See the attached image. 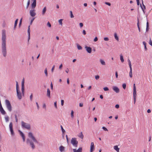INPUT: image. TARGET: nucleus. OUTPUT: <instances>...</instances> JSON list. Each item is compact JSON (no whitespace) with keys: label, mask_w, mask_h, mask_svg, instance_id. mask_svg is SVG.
<instances>
[{"label":"nucleus","mask_w":152,"mask_h":152,"mask_svg":"<svg viewBox=\"0 0 152 152\" xmlns=\"http://www.w3.org/2000/svg\"><path fill=\"white\" fill-rule=\"evenodd\" d=\"M50 87H51V90H53V84L52 82L51 83V84H50Z\"/></svg>","instance_id":"nucleus-50"},{"label":"nucleus","mask_w":152,"mask_h":152,"mask_svg":"<svg viewBox=\"0 0 152 152\" xmlns=\"http://www.w3.org/2000/svg\"><path fill=\"white\" fill-rule=\"evenodd\" d=\"M115 107L116 108H118L119 107V105L118 104H117L115 105Z\"/></svg>","instance_id":"nucleus-62"},{"label":"nucleus","mask_w":152,"mask_h":152,"mask_svg":"<svg viewBox=\"0 0 152 152\" xmlns=\"http://www.w3.org/2000/svg\"><path fill=\"white\" fill-rule=\"evenodd\" d=\"M94 146L93 142L91 143L90 152H92L94 150Z\"/></svg>","instance_id":"nucleus-12"},{"label":"nucleus","mask_w":152,"mask_h":152,"mask_svg":"<svg viewBox=\"0 0 152 152\" xmlns=\"http://www.w3.org/2000/svg\"><path fill=\"white\" fill-rule=\"evenodd\" d=\"M32 98H33V95L32 94H31L30 96V99L31 101H32Z\"/></svg>","instance_id":"nucleus-58"},{"label":"nucleus","mask_w":152,"mask_h":152,"mask_svg":"<svg viewBox=\"0 0 152 152\" xmlns=\"http://www.w3.org/2000/svg\"><path fill=\"white\" fill-rule=\"evenodd\" d=\"M12 126V122H11L9 124L10 129H13Z\"/></svg>","instance_id":"nucleus-34"},{"label":"nucleus","mask_w":152,"mask_h":152,"mask_svg":"<svg viewBox=\"0 0 152 152\" xmlns=\"http://www.w3.org/2000/svg\"><path fill=\"white\" fill-rule=\"evenodd\" d=\"M94 40V41L95 42L97 41L98 40L97 37H95Z\"/></svg>","instance_id":"nucleus-59"},{"label":"nucleus","mask_w":152,"mask_h":152,"mask_svg":"<svg viewBox=\"0 0 152 152\" xmlns=\"http://www.w3.org/2000/svg\"><path fill=\"white\" fill-rule=\"evenodd\" d=\"M30 26H29L28 27V42H29V40H30Z\"/></svg>","instance_id":"nucleus-15"},{"label":"nucleus","mask_w":152,"mask_h":152,"mask_svg":"<svg viewBox=\"0 0 152 152\" xmlns=\"http://www.w3.org/2000/svg\"><path fill=\"white\" fill-rule=\"evenodd\" d=\"M149 23L147 21V23H146V31L147 32L149 30Z\"/></svg>","instance_id":"nucleus-25"},{"label":"nucleus","mask_w":152,"mask_h":152,"mask_svg":"<svg viewBox=\"0 0 152 152\" xmlns=\"http://www.w3.org/2000/svg\"><path fill=\"white\" fill-rule=\"evenodd\" d=\"M62 20H63L62 19H61L59 20H58V22H59V24L61 25H62Z\"/></svg>","instance_id":"nucleus-40"},{"label":"nucleus","mask_w":152,"mask_h":152,"mask_svg":"<svg viewBox=\"0 0 152 152\" xmlns=\"http://www.w3.org/2000/svg\"><path fill=\"white\" fill-rule=\"evenodd\" d=\"M21 125L23 128H25L28 130H30L31 129V125L29 124L22 121L21 122Z\"/></svg>","instance_id":"nucleus-3"},{"label":"nucleus","mask_w":152,"mask_h":152,"mask_svg":"<svg viewBox=\"0 0 152 152\" xmlns=\"http://www.w3.org/2000/svg\"><path fill=\"white\" fill-rule=\"evenodd\" d=\"M120 58L121 62L122 63H123L124 61V60L123 58V56L122 55H120Z\"/></svg>","instance_id":"nucleus-29"},{"label":"nucleus","mask_w":152,"mask_h":152,"mask_svg":"<svg viewBox=\"0 0 152 152\" xmlns=\"http://www.w3.org/2000/svg\"><path fill=\"white\" fill-rule=\"evenodd\" d=\"M79 25L80 27L81 28L83 26V23H79Z\"/></svg>","instance_id":"nucleus-56"},{"label":"nucleus","mask_w":152,"mask_h":152,"mask_svg":"<svg viewBox=\"0 0 152 152\" xmlns=\"http://www.w3.org/2000/svg\"><path fill=\"white\" fill-rule=\"evenodd\" d=\"M73 114H74V112L72 110L71 111V117L72 118H73V117H74V115H73Z\"/></svg>","instance_id":"nucleus-44"},{"label":"nucleus","mask_w":152,"mask_h":152,"mask_svg":"<svg viewBox=\"0 0 152 152\" xmlns=\"http://www.w3.org/2000/svg\"><path fill=\"white\" fill-rule=\"evenodd\" d=\"M105 4L109 6H110L111 5V4L110 3L108 2H105Z\"/></svg>","instance_id":"nucleus-54"},{"label":"nucleus","mask_w":152,"mask_h":152,"mask_svg":"<svg viewBox=\"0 0 152 152\" xmlns=\"http://www.w3.org/2000/svg\"><path fill=\"white\" fill-rule=\"evenodd\" d=\"M65 148L63 146L61 145L59 147V150L61 152L64 151Z\"/></svg>","instance_id":"nucleus-19"},{"label":"nucleus","mask_w":152,"mask_h":152,"mask_svg":"<svg viewBox=\"0 0 152 152\" xmlns=\"http://www.w3.org/2000/svg\"><path fill=\"white\" fill-rule=\"evenodd\" d=\"M95 78L96 80H97L99 79V76L98 75H96L95 76Z\"/></svg>","instance_id":"nucleus-47"},{"label":"nucleus","mask_w":152,"mask_h":152,"mask_svg":"<svg viewBox=\"0 0 152 152\" xmlns=\"http://www.w3.org/2000/svg\"><path fill=\"white\" fill-rule=\"evenodd\" d=\"M77 49L79 50H82V47L80 46L79 44H77Z\"/></svg>","instance_id":"nucleus-27"},{"label":"nucleus","mask_w":152,"mask_h":152,"mask_svg":"<svg viewBox=\"0 0 152 152\" xmlns=\"http://www.w3.org/2000/svg\"><path fill=\"white\" fill-rule=\"evenodd\" d=\"M10 130L11 134L12 135H14V133L13 129H10Z\"/></svg>","instance_id":"nucleus-38"},{"label":"nucleus","mask_w":152,"mask_h":152,"mask_svg":"<svg viewBox=\"0 0 152 152\" xmlns=\"http://www.w3.org/2000/svg\"><path fill=\"white\" fill-rule=\"evenodd\" d=\"M15 121L17 123L18 122V119L17 117V116L15 114Z\"/></svg>","instance_id":"nucleus-41"},{"label":"nucleus","mask_w":152,"mask_h":152,"mask_svg":"<svg viewBox=\"0 0 152 152\" xmlns=\"http://www.w3.org/2000/svg\"><path fill=\"white\" fill-rule=\"evenodd\" d=\"M47 25L49 27H51V25L50 23L49 22H48L47 24Z\"/></svg>","instance_id":"nucleus-46"},{"label":"nucleus","mask_w":152,"mask_h":152,"mask_svg":"<svg viewBox=\"0 0 152 152\" xmlns=\"http://www.w3.org/2000/svg\"><path fill=\"white\" fill-rule=\"evenodd\" d=\"M102 129L105 131H108L107 129L105 127L103 126L102 127Z\"/></svg>","instance_id":"nucleus-51"},{"label":"nucleus","mask_w":152,"mask_h":152,"mask_svg":"<svg viewBox=\"0 0 152 152\" xmlns=\"http://www.w3.org/2000/svg\"><path fill=\"white\" fill-rule=\"evenodd\" d=\"M0 111L1 112V113L3 115H4L6 114V113L5 111L4 110V109L1 110H0Z\"/></svg>","instance_id":"nucleus-28"},{"label":"nucleus","mask_w":152,"mask_h":152,"mask_svg":"<svg viewBox=\"0 0 152 152\" xmlns=\"http://www.w3.org/2000/svg\"><path fill=\"white\" fill-rule=\"evenodd\" d=\"M16 91H17V90H19V86H18V82L16 81Z\"/></svg>","instance_id":"nucleus-30"},{"label":"nucleus","mask_w":152,"mask_h":152,"mask_svg":"<svg viewBox=\"0 0 152 152\" xmlns=\"http://www.w3.org/2000/svg\"><path fill=\"white\" fill-rule=\"evenodd\" d=\"M70 17L71 18H73L74 17V16L73 15L72 12L71 11L70 12Z\"/></svg>","instance_id":"nucleus-36"},{"label":"nucleus","mask_w":152,"mask_h":152,"mask_svg":"<svg viewBox=\"0 0 152 152\" xmlns=\"http://www.w3.org/2000/svg\"><path fill=\"white\" fill-rule=\"evenodd\" d=\"M10 130L11 134L12 135H14V133L13 129H10Z\"/></svg>","instance_id":"nucleus-37"},{"label":"nucleus","mask_w":152,"mask_h":152,"mask_svg":"<svg viewBox=\"0 0 152 152\" xmlns=\"http://www.w3.org/2000/svg\"><path fill=\"white\" fill-rule=\"evenodd\" d=\"M66 138L67 142L68 143L69 142V138H68V136H67V135H66Z\"/></svg>","instance_id":"nucleus-49"},{"label":"nucleus","mask_w":152,"mask_h":152,"mask_svg":"<svg viewBox=\"0 0 152 152\" xmlns=\"http://www.w3.org/2000/svg\"><path fill=\"white\" fill-rule=\"evenodd\" d=\"M82 149L81 147L79 148L78 149L76 148L73 149V152H82Z\"/></svg>","instance_id":"nucleus-16"},{"label":"nucleus","mask_w":152,"mask_h":152,"mask_svg":"<svg viewBox=\"0 0 152 152\" xmlns=\"http://www.w3.org/2000/svg\"><path fill=\"white\" fill-rule=\"evenodd\" d=\"M54 105L55 107L56 108H57V102H54Z\"/></svg>","instance_id":"nucleus-48"},{"label":"nucleus","mask_w":152,"mask_h":152,"mask_svg":"<svg viewBox=\"0 0 152 152\" xmlns=\"http://www.w3.org/2000/svg\"><path fill=\"white\" fill-rule=\"evenodd\" d=\"M61 129L62 131V133L63 134H64V133L65 132V130L63 129L62 126L61 125Z\"/></svg>","instance_id":"nucleus-32"},{"label":"nucleus","mask_w":152,"mask_h":152,"mask_svg":"<svg viewBox=\"0 0 152 152\" xmlns=\"http://www.w3.org/2000/svg\"><path fill=\"white\" fill-rule=\"evenodd\" d=\"M28 137L31 139L32 140L29 138H28L26 140V143L27 144H29L32 149L34 150L35 148V146L34 144V142L35 143H38V142L33 136L31 132H29L28 133Z\"/></svg>","instance_id":"nucleus-2"},{"label":"nucleus","mask_w":152,"mask_h":152,"mask_svg":"<svg viewBox=\"0 0 152 152\" xmlns=\"http://www.w3.org/2000/svg\"><path fill=\"white\" fill-rule=\"evenodd\" d=\"M55 67V66L54 65L53 66V67H52V69H51V72H53V70H54V69Z\"/></svg>","instance_id":"nucleus-57"},{"label":"nucleus","mask_w":152,"mask_h":152,"mask_svg":"<svg viewBox=\"0 0 152 152\" xmlns=\"http://www.w3.org/2000/svg\"><path fill=\"white\" fill-rule=\"evenodd\" d=\"M30 0H28V2H27V6H26V8L27 9L28 8V7L30 5Z\"/></svg>","instance_id":"nucleus-35"},{"label":"nucleus","mask_w":152,"mask_h":152,"mask_svg":"<svg viewBox=\"0 0 152 152\" xmlns=\"http://www.w3.org/2000/svg\"><path fill=\"white\" fill-rule=\"evenodd\" d=\"M133 98H134V103L135 104L136 99V88L135 84H133Z\"/></svg>","instance_id":"nucleus-6"},{"label":"nucleus","mask_w":152,"mask_h":152,"mask_svg":"<svg viewBox=\"0 0 152 152\" xmlns=\"http://www.w3.org/2000/svg\"><path fill=\"white\" fill-rule=\"evenodd\" d=\"M5 119L6 122H7L9 121V118L8 116L5 117Z\"/></svg>","instance_id":"nucleus-33"},{"label":"nucleus","mask_w":152,"mask_h":152,"mask_svg":"<svg viewBox=\"0 0 152 152\" xmlns=\"http://www.w3.org/2000/svg\"><path fill=\"white\" fill-rule=\"evenodd\" d=\"M1 49L3 55L6 57L7 54L6 47V36L5 30H3L2 32Z\"/></svg>","instance_id":"nucleus-1"},{"label":"nucleus","mask_w":152,"mask_h":152,"mask_svg":"<svg viewBox=\"0 0 152 152\" xmlns=\"http://www.w3.org/2000/svg\"><path fill=\"white\" fill-rule=\"evenodd\" d=\"M44 72H45V73L46 76L47 77L48 76V72H47V68H46L45 69Z\"/></svg>","instance_id":"nucleus-39"},{"label":"nucleus","mask_w":152,"mask_h":152,"mask_svg":"<svg viewBox=\"0 0 152 152\" xmlns=\"http://www.w3.org/2000/svg\"><path fill=\"white\" fill-rule=\"evenodd\" d=\"M85 48L88 53H91V52L92 49L91 47L86 46Z\"/></svg>","instance_id":"nucleus-10"},{"label":"nucleus","mask_w":152,"mask_h":152,"mask_svg":"<svg viewBox=\"0 0 152 152\" xmlns=\"http://www.w3.org/2000/svg\"><path fill=\"white\" fill-rule=\"evenodd\" d=\"M63 65L62 64H61L59 66V69H61Z\"/></svg>","instance_id":"nucleus-61"},{"label":"nucleus","mask_w":152,"mask_h":152,"mask_svg":"<svg viewBox=\"0 0 152 152\" xmlns=\"http://www.w3.org/2000/svg\"><path fill=\"white\" fill-rule=\"evenodd\" d=\"M46 7H45L43 9L42 12V15H44L45 14V13L46 12Z\"/></svg>","instance_id":"nucleus-21"},{"label":"nucleus","mask_w":152,"mask_h":152,"mask_svg":"<svg viewBox=\"0 0 152 152\" xmlns=\"http://www.w3.org/2000/svg\"><path fill=\"white\" fill-rule=\"evenodd\" d=\"M113 89L116 93H118L120 91L119 89L117 87L113 86Z\"/></svg>","instance_id":"nucleus-14"},{"label":"nucleus","mask_w":152,"mask_h":152,"mask_svg":"<svg viewBox=\"0 0 152 152\" xmlns=\"http://www.w3.org/2000/svg\"><path fill=\"white\" fill-rule=\"evenodd\" d=\"M17 91V94L18 99H20L22 98L21 93L20 92V91L19 90Z\"/></svg>","instance_id":"nucleus-11"},{"label":"nucleus","mask_w":152,"mask_h":152,"mask_svg":"<svg viewBox=\"0 0 152 152\" xmlns=\"http://www.w3.org/2000/svg\"><path fill=\"white\" fill-rule=\"evenodd\" d=\"M21 91L22 94L24 95V79L23 78L22 81L21 83Z\"/></svg>","instance_id":"nucleus-8"},{"label":"nucleus","mask_w":152,"mask_h":152,"mask_svg":"<svg viewBox=\"0 0 152 152\" xmlns=\"http://www.w3.org/2000/svg\"><path fill=\"white\" fill-rule=\"evenodd\" d=\"M149 43L152 46V42L151 40V38H150Z\"/></svg>","instance_id":"nucleus-55"},{"label":"nucleus","mask_w":152,"mask_h":152,"mask_svg":"<svg viewBox=\"0 0 152 152\" xmlns=\"http://www.w3.org/2000/svg\"><path fill=\"white\" fill-rule=\"evenodd\" d=\"M5 104L6 107L10 112H11L12 110V107L9 101L7 99L5 100Z\"/></svg>","instance_id":"nucleus-4"},{"label":"nucleus","mask_w":152,"mask_h":152,"mask_svg":"<svg viewBox=\"0 0 152 152\" xmlns=\"http://www.w3.org/2000/svg\"><path fill=\"white\" fill-rule=\"evenodd\" d=\"M19 132L20 133V136L22 137L23 138V141L24 142H25V137L24 134L21 131H20V130H19Z\"/></svg>","instance_id":"nucleus-13"},{"label":"nucleus","mask_w":152,"mask_h":152,"mask_svg":"<svg viewBox=\"0 0 152 152\" xmlns=\"http://www.w3.org/2000/svg\"><path fill=\"white\" fill-rule=\"evenodd\" d=\"M71 143L75 147H77L78 142L76 138H72L71 141Z\"/></svg>","instance_id":"nucleus-5"},{"label":"nucleus","mask_w":152,"mask_h":152,"mask_svg":"<svg viewBox=\"0 0 152 152\" xmlns=\"http://www.w3.org/2000/svg\"><path fill=\"white\" fill-rule=\"evenodd\" d=\"M83 33L84 35H85L86 34V31L85 30H83Z\"/></svg>","instance_id":"nucleus-64"},{"label":"nucleus","mask_w":152,"mask_h":152,"mask_svg":"<svg viewBox=\"0 0 152 152\" xmlns=\"http://www.w3.org/2000/svg\"><path fill=\"white\" fill-rule=\"evenodd\" d=\"M47 96L49 98H51L50 91L49 88H48L47 90Z\"/></svg>","instance_id":"nucleus-17"},{"label":"nucleus","mask_w":152,"mask_h":152,"mask_svg":"<svg viewBox=\"0 0 152 152\" xmlns=\"http://www.w3.org/2000/svg\"><path fill=\"white\" fill-rule=\"evenodd\" d=\"M114 148L117 152H119V148L118 147L117 145L114 146Z\"/></svg>","instance_id":"nucleus-22"},{"label":"nucleus","mask_w":152,"mask_h":152,"mask_svg":"<svg viewBox=\"0 0 152 152\" xmlns=\"http://www.w3.org/2000/svg\"><path fill=\"white\" fill-rule=\"evenodd\" d=\"M35 18H33L32 19H31V22H30V25H31L32 22H33V21L34 20V19H35Z\"/></svg>","instance_id":"nucleus-45"},{"label":"nucleus","mask_w":152,"mask_h":152,"mask_svg":"<svg viewBox=\"0 0 152 152\" xmlns=\"http://www.w3.org/2000/svg\"><path fill=\"white\" fill-rule=\"evenodd\" d=\"M104 90L105 91H108L109 89V88L107 87H105L103 88Z\"/></svg>","instance_id":"nucleus-43"},{"label":"nucleus","mask_w":152,"mask_h":152,"mask_svg":"<svg viewBox=\"0 0 152 152\" xmlns=\"http://www.w3.org/2000/svg\"><path fill=\"white\" fill-rule=\"evenodd\" d=\"M129 76L130 77H132V69H130V71L129 73Z\"/></svg>","instance_id":"nucleus-31"},{"label":"nucleus","mask_w":152,"mask_h":152,"mask_svg":"<svg viewBox=\"0 0 152 152\" xmlns=\"http://www.w3.org/2000/svg\"><path fill=\"white\" fill-rule=\"evenodd\" d=\"M18 19H16V20H15V24H14V29H15V28H16V26H17V24L18 23Z\"/></svg>","instance_id":"nucleus-24"},{"label":"nucleus","mask_w":152,"mask_h":152,"mask_svg":"<svg viewBox=\"0 0 152 152\" xmlns=\"http://www.w3.org/2000/svg\"><path fill=\"white\" fill-rule=\"evenodd\" d=\"M140 7H141L142 9V10L144 13H145V11L144 10L145 9L146 7L145 6L144 4H143L142 6L143 7H142V5L141 4L140 5Z\"/></svg>","instance_id":"nucleus-20"},{"label":"nucleus","mask_w":152,"mask_h":152,"mask_svg":"<svg viewBox=\"0 0 152 152\" xmlns=\"http://www.w3.org/2000/svg\"><path fill=\"white\" fill-rule=\"evenodd\" d=\"M115 77H116V78H118V72H115Z\"/></svg>","instance_id":"nucleus-63"},{"label":"nucleus","mask_w":152,"mask_h":152,"mask_svg":"<svg viewBox=\"0 0 152 152\" xmlns=\"http://www.w3.org/2000/svg\"><path fill=\"white\" fill-rule=\"evenodd\" d=\"M22 18L20 20L19 24V26L20 27L21 23H22Z\"/></svg>","instance_id":"nucleus-60"},{"label":"nucleus","mask_w":152,"mask_h":152,"mask_svg":"<svg viewBox=\"0 0 152 152\" xmlns=\"http://www.w3.org/2000/svg\"><path fill=\"white\" fill-rule=\"evenodd\" d=\"M78 137L83 139L84 137V135L83 134L82 132H81L80 133L78 134Z\"/></svg>","instance_id":"nucleus-18"},{"label":"nucleus","mask_w":152,"mask_h":152,"mask_svg":"<svg viewBox=\"0 0 152 152\" xmlns=\"http://www.w3.org/2000/svg\"><path fill=\"white\" fill-rule=\"evenodd\" d=\"M29 13L31 16L32 17H34L36 15L35 10L34 9H32V10L30 11Z\"/></svg>","instance_id":"nucleus-7"},{"label":"nucleus","mask_w":152,"mask_h":152,"mask_svg":"<svg viewBox=\"0 0 152 152\" xmlns=\"http://www.w3.org/2000/svg\"><path fill=\"white\" fill-rule=\"evenodd\" d=\"M104 40L106 41H108L109 40V39L108 37H104Z\"/></svg>","instance_id":"nucleus-53"},{"label":"nucleus","mask_w":152,"mask_h":152,"mask_svg":"<svg viewBox=\"0 0 152 152\" xmlns=\"http://www.w3.org/2000/svg\"><path fill=\"white\" fill-rule=\"evenodd\" d=\"M33 1V3L31 4V9H34L36 6V0H31Z\"/></svg>","instance_id":"nucleus-9"},{"label":"nucleus","mask_w":152,"mask_h":152,"mask_svg":"<svg viewBox=\"0 0 152 152\" xmlns=\"http://www.w3.org/2000/svg\"><path fill=\"white\" fill-rule=\"evenodd\" d=\"M114 37H115V39L117 40L118 41V40H119V38H118V37L117 35V33H114Z\"/></svg>","instance_id":"nucleus-26"},{"label":"nucleus","mask_w":152,"mask_h":152,"mask_svg":"<svg viewBox=\"0 0 152 152\" xmlns=\"http://www.w3.org/2000/svg\"><path fill=\"white\" fill-rule=\"evenodd\" d=\"M64 101L63 100H61V104L62 106H63L64 104Z\"/></svg>","instance_id":"nucleus-52"},{"label":"nucleus","mask_w":152,"mask_h":152,"mask_svg":"<svg viewBox=\"0 0 152 152\" xmlns=\"http://www.w3.org/2000/svg\"><path fill=\"white\" fill-rule=\"evenodd\" d=\"M99 61L100 62L102 65H106L105 62L102 59H100Z\"/></svg>","instance_id":"nucleus-23"},{"label":"nucleus","mask_w":152,"mask_h":152,"mask_svg":"<svg viewBox=\"0 0 152 152\" xmlns=\"http://www.w3.org/2000/svg\"><path fill=\"white\" fill-rule=\"evenodd\" d=\"M122 87L123 88L125 89L126 88V84L125 83H124L122 85Z\"/></svg>","instance_id":"nucleus-42"}]
</instances>
